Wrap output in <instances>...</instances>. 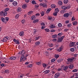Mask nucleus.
Masks as SVG:
<instances>
[{
    "label": "nucleus",
    "mask_w": 78,
    "mask_h": 78,
    "mask_svg": "<svg viewBox=\"0 0 78 78\" xmlns=\"http://www.w3.org/2000/svg\"><path fill=\"white\" fill-rule=\"evenodd\" d=\"M61 8L63 9H67V7L64 5L62 6L61 7Z\"/></svg>",
    "instance_id": "b1692460"
},
{
    "label": "nucleus",
    "mask_w": 78,
    "mask_h": 78,
    "mask_svg": "<svg viewBox=\"0 0 78 78\" xmlns=\"http://www.w3.org/2000/svg\"><path fill=\"white\" fill-rule=\"evenodd\" d=\"M44 30L47 33H48V32H50V30L48 29H44Z\"/></svg>",
    "instance_id": "bb28decb"
},
{
    "label": "nucleus",
    "mask_w": 78,
    "mask_h": 78,
    "mask_svg": "<svg viewBox=\"0 0 78 78\" xmlns=\"http://www.w3.org/2000/svg\"><path fill=\"white\" fill-rule=\"evenodd\" d=\"M5 73H7V74H8L9 73V70L8 69H6L5 71Z\"/></svg>",
    "instance_id": "2f4dec72"
},
{
    "label": "nucleus",
    "mask_w": 78,
    "mask_h": 78,
    "mask_svg": "<svg viewBox=\"0 0 78 78\" xmlns=\"http://www.w3.org/2000/svg\"><path fill=\"white\" fill-rule=\"evenodd\" d=\"M57 12H55L53 13V14L55 16H56L57 15Z\"/></svg>",
    "instance_id": "680f3d73"
},
{
    "label": "nucleus",
    "mask_w": 78,
    "mask_h": 78,
    "mask_svg": "<svg viewBox=\"0 0 78 78\" xmlns=\"http://www.w3.org/2000/svg\"><path fill=\"white\" fill-rule=\"evenodd\" d=\"M51 10V9H48L46 11V12H47V13H48L50 12V11Z\"/></svg>",
    "instance_id": "37998d69"
},
{
    "label": "nucleus",
    "mask_w": 78,
    "mask_h": 78,
    "mask_svg": "<svg viewBox=\"0 0 78 78\" xmlns=\"http://www.w3.org/2000/svg\"><path fill=\"white\" fill-rule=\"evenodd\" d=\"M69 23V21L66 20L65 21V23L67 24V23Z\"/></svg>",
    "instance_id": "0e129e2a"
},
{
    "label": "nucleus",
    "mask_w": 78,
    "mask_h": 78,
    "mask_svg": "<svg viewBox=\"0 0 78 78\" xmlns=\"http://www.w3.org/2000/svg\"><path fill=\"white\" fill-rule=\"evenodd\" d=\"M13 5L14 6H17V2H16V1H14L13 2H12V3Z\"/></svg>",
    "instance_id": "2eb2a0df"
},
{
    "label": "nucleus",
    "mask_w": 78,
    "mask_h": 78,
    "mask_svg": "<svg viewBox=\"0 0 78 78\" xmlns=\"http://www.w3.org/2000/svg\"><path fill=\"white\" fill-rule=\"evenodd\" d=\"M67 26L69 28H70V27H72V24L69 23L67 25Z\"/></svg>",
    "instance_id": "c756f323"
},
{
    "label": "nucleus",
    "mask_w": 78,
    "mask_h": 78,
    "mask_svg": "<svg viewBox=\"0 0 78 78\" xmlns=\"http://www.w3.org/2000/svg\"><path fill=\"white\" fill-rule=\"evenodd\" d=\"M61 41H62V40L60 38H58V42H61Z\"/></svg>",
    "instance_id": "603ef678"
},
{
    "label": "nucleus",
    "mask_w": 78,
    "mask_h": 78,
    "mask_svg": "<svg viewBox=\"0 0 78 78\" xmlns=\"http://www.w3.org/2000/svg\"><path fill=\"white\" fill-rule=\"evenodd\" d=\"M74 57H73L71 58H68L67 59V61H69V62H70L71 64H72L73 61V60H74Z\"/></svg>",
    "instance_id": "7ed1b4c3"
},
{
    "label": "nucleus",
    "mask_w": 78,
    "mask_h": 78,
    "mask_svg": "<svg viewBox=\"0 0 78 78\" xmlns=\"http://www.w3.org/2000/svg\"><path fill=\"white\" fill-rule=\"evenodd\" d=\"M9 8H6V9H5V11H9Z\"/></svg>",
    "instance_id": "6e6d98bb"
},
{
    "label": "nucleus",
    "mask_w": 78,
    "mask_h": 78,
    "mask_svg": "<svg viewBox=\"0 0 78 78\" xmlns=\"http://www.w3.org/2000/svg\"><path fill=\"white\" fill-rule=\"evenodd\" d=\"M27 7V5L26 4H23L22 5V8L23 9H26Z\"/></svg>",
    "instance_id": "dca6fc26"
},
{
    "label": "nucleus",
    "mask_w": 78,
    "mask_h": 78,
    "mask_svg": "<svg viewBox=\"0 0 78 78\" xmlns=\"http://www.w3.org/2000/svg\"><path fill=\"white\" fill-rule=\"evenodd\" d=\"M71 20L72 21H74V20H75V18L74 17H73Z\"/></svg>",
    "instance_id": "13d9d810"
},
{
    "label": "nucleus",
    "mask_w": 78,
    "mask_h": 78,
    "mask_svg": "<svg viewBox=\"0 0 78 78\" xmlns=\"http://www.w3.org/2000/svg\"><path fill=\"white\" fill-rule=\"evenodd\" d=\"M19 14H17L16 15L15 17L16 19H19Z\"/></svg>",
    "instance_id": "4c0bfd02"
},
{
    "label": "nucleus",
    "mask_w": 78,
    "mask_h": 78,
    "mask_svg": "<svg viewBox=\"0 0 78 78\" xmlns=\"http://www.w3.org/2000/svg\"><path fill=\"white\" fill-rule=\"evenodd\" d=\"M68 67L70 69H73V67H74V66H73V64H71L69 65V66H68Z\"/></svg>",
    "instance_id": "9b49d317"
},
{
    "label": "nucleus",
    "mask_w": 78,
    "mask_h": 78,
    "mask_svg": "<svg viewBox=\"0 0 78 78\" xmlns=\"http://www.w3.org/2000/svg\"><path fill=\"white\" fill-rule=\"evenodd\" d=\"M64 37H65V36H63L61 37L60 38V39L62 41V40H63V39H64Z\"/></svg>",
    "instance_id": "bf43d9fd"
},
{
    "label": "nucleus",
    "mask_w": 78,
    "mask_h": 78,
    "mask_svg": "<svg viewBox=\"0 0 78 78\" xmlns=\"http://www.w3.org/2000/svg\"><path fill=\"white\" fill-rule=\"evenodd\" d=\"M41 37L40 36L34 38L35 41H38Z\"/></svg>",
    "instance_id": "6ab92c4d"
},
{
    "label": "nucleus",
    "mask_w": 78,
    "mask_h": 78,
    "mask_svg": "<svg viewBox=\"0 0 78 78\" xmlns=\"http://www.w3.org/2000/svg\"><path fill=\"white\" fill-rule=\"evenodd\" d=\"M60 75V73H56L54 75V78H58Z\"/></svg>",
    "instance_id": "0eeeda50"
},
{
    "label": "nucleus",
    "mask_w": 78,
    "mask_h": 78,
    "mask_svg": "<svg viewBox=\"0 0 78 78\" xmlns=\"http://www.w3.org/2000/svg\"><path fill=\"white\" fill-rule=\"evenodd\" d=\"M20 53H21V57H23L24 56H25V51L23 50L22 51H20L19 52V54H20Z\"/></svg>",
    "instance_id": "f03ea898"
},
{
    "label": "nucleus",
    "mask_w": 78,
    "mask_h": 78,
    "mask_svg": "<svg viewBox=\"0 0 78 78\" xmlns=\"http://www.w3.org/2000/svg\"><path fill=\"white\" fill-rule=\"evenodd\" d=\"M55 58H53L51 60V62H54L55 61Z\"/></svg>",
    "instance_id": "a18cd8bd"
},
{
    "label": "nucleus",
    "mask_w": 78,
    "mask_h": 78,
    "mask_svg": "<svg viewBox=\"0 0 78 78\" xmlns=\"http://www.w3.org/2000/svg\"><path fill=\"white\" fill-rule=\"evenodd\" d=\"M52 38H56V37H57V35L55 34L54 35H53L52 36Z\"/></svg>",
    "instance_id": "58836bf2"
},
{
    "label": "nucleus",
    "mask_w": 78,
    "mask_h": 78,
    "mask_svg": "<svg viewBox=\"0 0 78 78\" xmlns=\"http://www.w3.org/2000/svg\"><path fill=\"white\" fill-rule=\"evenodd\" d=\"M55 57L56 58H58L59 57V55L58 54H56L55 55Z\"/></svg>",
    "instance_id": "c9c22d12"
},
{
    "label": "nucleus",
    "mask_w": 78,
    "mask_h": 78,
    "mask_svg": "<svg viewBox=\"0 0 78 78\" xmlns=\"http://www.w3.org/2000/svg\"><path fill=\"white\" fill-rule=\"evenodd\" d=\"M17 11L18 12H20L22 11V9L21 8H18L17 9Z\"/></svg>",
    "instance_id": "5701e85b"
},
{
    "label": "nucleus",
    "mask_w": 78,
    "mask_h": 78,
    "mask_svg": "<svg viewBox=\"0 0 78 78\" xmlns=\"http://www.w3.org/2000/svg\"><path fill=\"white\" fill-rule=\"evenodd\" d=\"M27 67H29V68H30V67H32V64H30L29 65L27 66Z\"/></svg>",
    "instance_id": "864d4df0"
},
{
    "label": "nucleus",
    "mask_w": 78,
    "mask_h": 78,
    "mask_svg": "<svg viewBox=\"0 0 78 78\" xmlns=\"http://www.w3.org/2000/svg\"><path fill=\"white\" fill-rule=\"evenodd\" d=\"M33 12V11H31L28 12V15H31L32 13Z\"/></svg>",
    "instance_id": "79ce46f5"
},
{
    "label": "nucleus",
    "mask_w": 78,
    "mask_h": 78,
    "mask_svg": "<svg viewBox=\"0 0 78 78\" xmlns=\"http://www.w3.org/2000/svg\"><path fill=\"white\" fill-rule=\"evenodd\" d=\"M58 3L59 5H62V2L61 1H59L58 2Z\"/></svg>",
    "instance_id": "7c9ffc66"
},
{
    "label": "nucleus",
    "mask_w": 78,
    "mask_h": 78,
    "mask_svg": "<svg viewBox=\"0 0 78 78\" xmlns=\"http://www.w3.org/2000/svg\"><path fill=\"white\" fill-rule=\"evenodd\" d=\"M66 64H71V63L69 61H66Z\"/></svg>",
    "instance_id": "5fc2aeb1"
},
{
    "label": "nucleus",
    "mask_w": 78,
    "mask_h": 78,
    "mask_svg": "<svg viewBox=\"0 0 78 78\" xmlns=\"http://www.w3.org/2000/svg\"><path fill=\"white\" fill-rule=\"evenodd\" d=\"M58 27H62V24L61 23H59L58 24Z\"/></svg>",
    "instance_id": "f704fd0d"
},
{
    "label": "nucleus",
    "mask_w": 78,
    "mask_h": 78,
    "mask_svg": "<svg viewBox=\"0 0 78 78\" xmlns=\"http://www.w3.org/2000/svg\"><path fill=\"white\" fill-rule=\"evenodd\" d=\"M68 2H69L68 0H64V2L65 4H67V3H68Z\"/></svg>",
    "instance_id": "e433bc0d"
},
{
    "label": "nucleus",
    "mask_w": 78,
    "mask_h": 78,
    "mask_svg": "<svg viewBox=\"0 0 78 78\" xmlns=\"http://www.w3.org/2000/svg\"><path fill=\"white\" fill-rule=\"evenodd\" d=\"M19 35L20 36H24V32H20L19 33Z\"/></svg>",
    "instance_id": "f8f14e48"
},
{
    "label": "nucleus",
    "mask_w": 78,
    "mask_h": 78,
    "mask_svg": "<svg viewBox=\"0 0 78 78\" xmlns=\"http://www.w3.org/2000/svg\"><path fill=\"white\" fill-rule=\"evenodd\" d=\"M21 23H22L23 24H24V23H25V20H23L21 21Z\"/></svg>",
    "instance_id": "c03bdc74"
},
{
    "label": "nucleus",
    "mask_w": 78,
    "mask_h": 78,
    "mask_svg": "<svg viewBox=\"0 0 78 78\" xmlns=\"http://www.w3.org/2000/svg\"><path fill=\"white\" fill-rule=\"evenodd\" d=\"M73 25H77V23H78V22L76 21H74L73 22Z\"/></svg>",
    "instance_id": "393cba45"
},
{
    "label": "nucleus",
    "mask_w": 78,
    "mask_h": 78,
    "mask_svg": "<svg viewBox=\"0 0 78 78\" xmlns=\"http://www.w3.org/2000/svg\"><path fill=\"white\" fill-rule=\"evenodd\" d=\"M51 32V33H53V32H55V30H53V29H51V30H50Z\"/></svg>",
    "instance_id": "052dcab7"
},
{
    "label": "nucleus",
    "mask_w": 78,
    "mask_h": 78,
    "mask_svg": "<svg viewBox=\"0 0 78 78\" xmlns=\"http://www.w3.org/2000/svg\"><path fill=\"white\" fill-rule=\"evenodd\" d=\"M56 5L54 4L51 5V8H56Z\"/></svg>",
    "instance_id": "a211bd4d"
},
{
    "label": "nucleus",
    "mask_w": 78,
    "mask_h": 78,
    "mask_svg": "<svg viewBox=\"0 0 78 78\" xmlns=\"http://www.w3.org/2000/svg\"><path fill=\"white\" fill-rule=\"evenodd\" d=\"M63 48L64 47L62 46L59 48V49H57V51H59V52H60V51H61L62 50V49H63Z\"/></svg>",
    "instance_id": "1a4fd4ad"
},
{
    "label": "nucleus",
    "mask_w": 78,
    "mask_h": 78,
    "mask_svg": "<svg viewBox=\"0 0 78 78\" xmlns=\"http://www.w3.org/2000/svg\"><path fill=\"white\" fill-rule=\"evenodd\" d=\"M16 58V57H12L9 58V59L10 60H15Z\"/></svg>",
    "instance_id": "4468645a"
},
{
    "label": "nucleus",
    "mask_w": 78,
    "mask_h": 78,
    "mask_svg": "<svg viewBox=\"0 0 78 78\" xmlns=\"http://www.w3.org/2000/svg\"><path fill=\"white\" fill-rule=\"evenodd\" d=\"M70 50L72 52H73V51H75V49H74V48H71L70 49Z\"/></svg>",
    "instance_id": "3c124183"
},
{
    "label": "nucleus",
    "mask_w": 78,
    "mask_h": 78,
    "mask_svg": "<svg viewBox=\"0 0 78 78\" xmlns=\"http://www.w3.org/2000/svg\"><path fill=\"white\" fill-rule=\"evenodd\" d=\"M15 43L16 44H20V42L19 41V40H16Z\"/></svg>",
    "instance_id": "473e14b6"
},
{
    "label": "nucleus",
    "mask_w": 78,
    "mask_h": 78,
    "mask_svg": "<svg viewBox=\"0 0 78 78\" xmlns=\"http://www.w3.org/2000/svg\"><path fill=\"white\" fill-rule=\"evenodd\" d=\"M62 61V58L59 59L57 60V62L58 63L61 62Z\"/></svg>",
    "instance_id": "a878e982"
},
{
    "label": "nucleus",
    "mask_w": 78,
    "mask_h": 78,
    "mask_svg": "<svg viewBox=\"0 0 78 78\" xmlns=\"http://www.w3.org/2000/svg\"><path fill=\"white\" fill-rule=\"evenodd\" d=\"M63 16L66 18L68 17L69 16V13H66L64 14Z\"/></svg>",
    "instance_id": "9d476101"
},
{
    "label": "nucleus",
    "mask_w": 78,
    "mask_h": 78,
    "mask_svg": "<svg viewBox=\"0 0 78 78\" xmlns=\"http://www.w3.org/2000/svg\"><path fill=\"white\" fill-rule=\"evenodd\" d=\"M31 3H32V4H33L34 5L35 4H36V2H35V1L34 0H33L32 1Z\"/></svg>",
    "instance_id": "49530a36"
},
{
    "label": "nucleus",
    "mask_w": 78,
    "mask_h": 78,
    "mask_svg": "<svg viewBox=\"0 0 78 78\" xmlns=\"http://www.w3.org/2000/svg\"><path fill=\"white\" fill-rule=\"evenodd\" d=\"M48 19L49 20H51L52 19V17H49L48 18Z\"/></svg>",
    "instance_id": "774afa93"
},
{
    "label": "nucleus",
    "mask_w": 78,
    "mask_h": 78,
    "mask_svg": "<svg viewBox=\"0 0 78 78\" xmlns=\"http://www.w3.org/2000/svg\"><path fill=\"white\" fill-rule=\"evenodd\" d=\"M36 18V17H35V16H31V20H33L34 19H35V18Z\"/></svg>",
    "instance_id": "c85d7f7f"
},
{
    "label": "nucleus",
    "mask_w": 78,
    "mask_h": 78,
    "mask_svg": "<svg viewBox=\"0 0 78 78\" xmlns=\"http://www.w3.org/2000/svg\"><path fill=\"white\" fill-rule=\"evenodd\" d=\"M78 70L76 69H75L74 70H73L72 71L73 72H77V71Z\"/></svg>",
    "instance_id": "4d7b16f0"
},
{
    "label": "nucleus",
    "mask_w": 78,
    "mask_h": 78,
    "mask_svg": "<svg viewBox=\"0 0 78 78\" xmlns=\"http://www.w3.org/2000/svg\"><path fill=\"white\" fill-rule=\"evenodd\" d=\"M39 20H36L33 21V23H36V22H39Z\"/></svg>",
    "instance_id": "cd10ccee"
},
{
    "label": "nucleus",
    "mask_w": 78,
    "mask_h": 78,
    "mask_svg": "<svg viewBox=\"0 0 78 78\" xmlns=\"http://www.w3.org/2000/svg\"><path fill=\"white\" fill-rule=\"evenodd\" d=\"M43 66L45 68L46 67H47V65L44 64V63H43L42 64Z\"/></svg>",
    "instance_id": "ea45409f"
},
{
    "label": "nucleus",
    "mask_w": 78,
    "mask_h": 78,
    "mask_svg": "<svg viewBox=\"0 0 78 78\" xmlns=\"http://www.w3.org/2000/svg\"><path fill=\"white\" fill-rule=\"evenodd\" d=\"M40 42L39 41H37L35 43V45H40Z\"/></svg>",
    "instance_id": "72a5a7b5"
},
{
    "label": "nucleus",
    "mask_w": 78,
    "mask_h": 78,
    "mask_svg": "<svg viewBox=\"0 0 78 78\" xmlns=\"http://www.w3.org/2000/svg\"><path fill=\"white\" fill-rule=\"evenodd\" d=\"M40 6H42L43 8H47V5L45 3H41L40 4Z\"/></svg>",
    "instance_id": "20e7f679"
},
{
    "label": "nucleus",
    "mask_w": 78,
    "mask_h": 78,
    "mask_svg": "<svg viewBox=\"0 0 78 78\" xmlns=\"http://www.w3.org/2000/svg\"><path fill=\"white\" fill-rule=\"evenodd\" d=\"M3 14L2 15L3 17H5L7 15V12L4 11V12H3V11H2L0 13V14Z\"/></svg>",
    "instance_id": "39448f33"
},
{
    "label": "nucleus",
    "mask_w": 78,
    "mask_h": 78,
    "mask_svg": "<svg viewBox=\"0 0 78 78\" xmlns=\"http://www.w3.org/2000/svg\"><path fill=\"white\" fill-rule=\"evenodd\" d=\"M9 39V37H4L3 39L1 40V42H6Z\"/></svg>",
    "instance_id": "f257e3e1"
},
{
    "label": "nucleus",
    "mask_w": 78,
    "mask_h": 78,
    "mask_svg": "<svg viewBox=\"0 0 78 78\" xmlns=\"http://www.w3.org/2000/svg\"><path fill=\"white\" fill-rule=\"evenodd\" d=\"M58 36H61V35H62V33H59L57 35Z\"/></svg>",
    "instance_id": "338daca9"
},
{
    "label": "nucleus",
    "mask_w": 78,
    "mask_h": 78,
    "mask_svg": "<svg viewBox=\"0 0 78 78\" xmlns=\"http://www.w3.org/2000/svg\"><path fill=\"white\" fill-rule=\"evenodd\" d=\"M68 69V66H66L63 67V69L64 71H66Z\"/></svg>",
    "instance_id": "f3484780"
},
{
    "label": "nucleus",
    "mask_w": 78,
    "mask_h": 78,
    "mask_svg": "<svg viewBox=\"0 0 78 78\" xmlns=\"http://www.w3.org/2000/svg\"><path fill=\"white\" fill-rule=\"evenodd\" d=\"M41 16H44V12L43 11L41 12Z\"/></svg>",
    "instance_id": "a19ab883"
},
{
    "label": "nucleus",
    "mask_w": 78,
    "mask_h": 78,
    "mask_svg": "<svg viewBox=\"0 0 78 78\" xmlns=\"http://www.w3.org/2000/svg\"><path fill=\"white\" fill-rule=\"evenodd\" d=\"M75 44H76V42H70L69 44L70 47H72L74 46Z\"/></svg>",
    "instance_id": "6e6552de"
},
{
    "label": "nucleus",
    "mask_w": 78,
    "mask_h": 78,
    "mask_svg": "<svg viewBox=\"0 0 78 78\" xmlns=\"http://www.w3.org/2000/svg\"><path fill=\"white\" fill-rule=\"evenodd\" d=\"M27 60V58H26L25 57V56L24 57H21L20 58V62H22V61H25V60Z\"/></svg>",
    "instance_id": "423d86ee"
},
{
    "label": "nucleus",
    "mask_w": 78,
    "mask_h": 78,
    "mask_svg": "<svg viewBox=\"0 0 78 78\" xmlns=\"http://www.w3.org/2000/svg\"><path fill=\"white\" fill-rule=\"evenodd\" d=\"M40 64L41 62H38L36 63V64H37V65H38V66H39V65H40Z\"/></svg>",
    "instance_id": "69168bd1"
},
{
    "label": "nucleus",
    "mask_w": 78,
    "mask_h": 78,
    "mask_svg": "<svg viewBox=\"0 0 78 78\" xmlns=\"http://www.w3.org/2000/svg\"><path fill=\"white\" fill-rule=\"evenodd\" d=\"M62 67L60 68H59L58 69V72H59V71H62Z\"/></svg>",
    "instance_id": "09e8293b"
},
{
    "label": "nucleus",
    "mask_w": 78,
    "mask_h": 78,
    "mask_svg": "<svg viewBox=\"0 0 78 78\" xmlns=\"http://www.w3.org/2000/svg\"><path fill=\"white\" fill-rule=\"evenodd\" d=\"M65 12V11L64 10H62L60 11V13H61V14H63V13H64Z\"/></svg>",
    "instance_id": "de8ad7c7"
},
{
    "label": "nucleus",
    "mask_w": 78,
    "mask_h": 78,
    "mask_svg": "<svg viewBox=\"0 0 78 78\" xmlns=\"http://www.w3.org/2000/svg\"><path fill=\"white\" fill-rule=\"evenodd\" d=\"M57 41V39L55 38L52 40L53 42H56Z\"/></svg>",
    "instance_id": "e2e57ef3"
},
{
    "label": "nucleus",
    "mask_w": 78,
    "mask_h": 78,
    "mask_svg": "<svg viewBox=\"0 0 78 78\" xmlns=\"http://www.w3.org/2000/svg\"><path fill=\"white\" fill-rule=\"evenodd\" d=\"M49 72H50L49 70H46L44 72V73L45 74H47V73H48Z\"/></svg>",
    "instance_id": "aec40b11"
},
{
    "label": "nucleus",
    "mask_w": 78,
    "mask_h": 78,
    "mask_svg": "<svg viewBox=\"0 0 78 78\" xmlns=\"http://www.w3.org/2000/svg\"><path fill=\"white\" fill-rule=\"evenodd\" d=\"M49 47H53V44L52 43L49 44Z\"/></svg>",
    "instance_id": "8fccbe9b"
},
{
    "label": "nucleus",
    "mask_w": 78,
    "mask_h": 78,
    "mask_svg": "<svg viewBox=\"0 0 78 78\" xmlns=\"http://www.w3.org/2000/svg\"><path fill=\"white\" fill-rule=\"evenodd\" d=\"M50 28H51L52 29H53V28H55V26L54 24L51 25L50 27Z\"/></svg>",
    "instance_id": "412c9836"
},
{
    "label": "nucleus",
    "mask_w": 78,
    "mask_h": 78,
    "mask_svg": "<svg viewBox=\"0 0 78 78\" xmlns=\"http://www.w3.org/2000/svg\"><path fill=\"white\" fill-rule=\"evenodd\" d=\"M59 11V10L58 9V8H56L55 10V12L58 13Z\"/></svg>",
    "instance_id": "4be33fe9"
},
{
    "label": "nucleus",
    "mask_w": 78,
    "mask_h": 78,
    "mask_svg": "<svg viewBox=\"0 0 78 78\" xmlns=\"http://www.w3.org/2000/svg\"><path fill=\"white\" fill-rule=\"evenodd\" d=\"M1 20L2 21V22H4V23H6V19H5L4 18L2 17Z\"/></svg>",
    "instance_id": "ddd939ff"
}]
</instances>
